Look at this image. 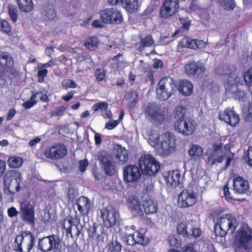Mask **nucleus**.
<instances>
[{
    "mask_svg": "<svg viewBox=\"0 0 252 252\" xmlns=\"http://www.w3.org/2000/svg\"><path fill=\"white\" fill-rule=\"evenodd\" d=\"M238 225V220L231 214H224L219 217L215 223L216 235L225 236L227 233L232 234Z\"/></svg>",
    "mask_w": 252,
    "mask_h": 252,
    "instance_id": "nucleus-1",
    "label": "nucleus"
},
{
    "mask_svg": "<svg viewBox=\"0 0 252 252\" xmlns=\"http://www.w3.org/2000/svg\"><path fill=\"white\" fill-rule=\"evenodd\" d=\"M242 76H243L245 83L248 86H251L252 84V66L244 75L237 74L235 72L229 73L228 74L226 73L225 76H224L227 80L224 82V87L226 90L231 93H234L237 90L238 84H242V80L241 79V77Z\"/></svg>",
    "mask_w": 252,
    "mask_h": 252,
    "instance_id": "nucleus-2",
    "label": "nucleus"
},
{
    "mask_svg": "<svg viewBox=\"0 0 252 252\" xmlns=\"http://www.w3.org/2000/svg\"><path fill=\"white\" fill-rule=\"evenodd\" d=\"M21 181L20 172L16 170L7 171L3 177L4 192L7 194H11L18 191Z\"/></svg>",
    "mask_w": 252,
    "mask_h": 252,
    "instance_id": "nucleus-3",
    "label": "nucleus"
},
{
    "mask_svg": "<svg viewBox=\"0 0 252 252\" xmlns=\"http://www.w3.org/2000/svg\"><path fill=\"white\" fill-rule=\"evenodd\" d=\"M176 88L174 80L171 77L162 78L156 87L158 98L161 100L167 99L175 93Z\"/></svg>",
    "mask_w": 252,
    "mask_h": 252,
    "instance_id": "nucleus-4",
    "label": "nucleus"
},
{
    "mask_svg": "<svg viewBox=\"0 0 252 252\" xmlns=\"http://www.w3.org/2000/svg\"><path fill=\"white\" fill-rule=\"evenodd\" d=\"M35 237L31 231H24L17 235L15 240V248L19 252H29L35 244Z\"/></svg>",
    "mask_w": 252,
    "mask_h": 252,
    "instance_id": "nucleus-5",
    "label": "nucleus"
},
{
    "mask_svg": "<svg viewBox=\"0 0 252 252\" xmlns=\"http://www.w3.org/2000/svg\"><path fill=\"white\" fill-rule=\"evenodd\" d=\"M252 243V228L248 225H243L236 234L234 244L236 247L247 249Z\"/></svg>",
    "mask_w": 252,
    "mask_h": 252,
    "instance_id": "nucleus-6",
    "label": "nucleus"
},
{
    "mask_svg": "<svg viewBox=\"0 0 252 252\" xmlns=\"http://www.w3.org/2000/svg\"><path fill=\"white\" fill-rule=\"evenodd\" d=\"M161 142L158 153L162 156H168L175 151L176 147L175 136L170 132L160 135Z\"/></svg>",
    "mask_w": 252,
    "mask_h": 252,
    "instance_id": "nucleus-7",
    "label": "nucleus"
},
{
    "mask_svg": "<svg viewBox=\"0 0 252 252\" xmlns=\"http://www.w3.org/2000/svg\"><path fill=\"white\" fill-rule=\"evenodd\" d=\"M139 166L144 174L153 176L159 169L158 162L150 155L141 157L139 160Z\"/></svg>",
    "mask_w": 252,
    "mask_h": 252,
    "instance_id": "nucleus-8",
    "label": "nucleus"
},
{
    "mask_svg": "<svg viewBox=\"0 0 252 252\" xmlns=\"http://www.w3.org/2000/svg\"><path fill=\"white\" fill-rule=\"evenodd\" d=\"M144 114L146 118L151 119L155 123L161 124L166 117V112L161 109L159 105L154 103H149Z\"/></svg>",
    "mask_w": 252,
    "mask_h": 252,
    "instance_id": "nucleus-9",
    "label": "nucleus"
},
{
    "mask_svg": "<svg viewBox=\"0 0 252 252\" xmlns=\"http://www.w3.org/2000/svg\"><path fill=\"white\" fill-rule=\"evenodd\" d=\"M196 124L190 118H179L175 123L174 127L176 131L184 135H191L195 131Z\"/></svg>",
    "mask_w": 252,
    "mask_h": 252,
    "instance_id": "nucleus-10",
    "label": "nucleus"
},
{
    "mask_svg": "<svg viewBox=\"0 0 252 252\" xmlns=\"http://www.w3.org/2000/svg\"><path fill=\"white\" fill-rule=\"evenodd\" d=\"M97 158L107 175L112 176L115 174L116 166L109 154L106 152L101 151L98 153Z\"/></svg>",
    "mask_w": 252,
    "mask_h": 252,
    "instance_id": "nucleus-11",
    "label": "nucleus"
},
{
    "mask_svg": "<svg viewBox=\"0 0 252 252\" xmlns=\"http://www.w3.org/2000/svg\"><path fill=\"white\" fill-rule=\"evenodd\" d=\"M101 19L104 23H120L123 17L120 12L116 8L105 9L100 12Z\"/></svg>",
    "mask_w": 252,
    "mask_h": 252,
    "instance_id": "nucleus-12",
    "label": "nucleus"
},
{
    "mask_svg": "<svg viewBox=\"0 0 252 252\" xmlns=\"http://www.w3.org/2000/svg\"><path fill=\"white\" fill-rule=\"evenodd\" d=\"M104 225L107 228L114 225L119 219L118 211L112 207H108L101 211Z\"/></svg>",
    "mask_w": 252,
    "mask_h": 252,
    "instance_id": "nucleus-13",
    "label": "nucleus"
},
{
    "mask_svg": "<svg viewBox=\"0 0 252 252\" xmlns=\"http://www.w3.org/2000/svg\"><path fill=\"white\" fill-rule=\"evenodd\" d=\"M197 195L191 190L184 189L178 195V205L183 208L189 207L196 202Z\"/></svg>",
    "mask_w": 252,
    "mask_h": 252,
    "instance_id": "nucleus-14",
    "label": "nucleus"
},
{
    "mask_svg": "<svg viewBox=\"0 0 252 252\" xmlns=\"http://www.w3.org/2000/svg\"><path fill=\"white\" fill-rule=\"evenodd\" d=\"M141 177V172L138 167L134 165H127L123 170V178L126 183H134Z\"/></svg>",
    "mask_w": 252,
    "mask_h": 252,
    "instance_id": "nucleus-15",
    "label": "nucleus"
},
{
    "mask_svg": "<svg viewBox=\"0 0 252 252\" xmlns=\"http://www.w3.org/2000/svg\"><path fill=\"white\" fill-rule=\"evenodd\" d=\"M179 0H165L162 5L160 14L163 18H168L174 15L179 8Z\"/></svg>",
    "mask_w": 252,
    "mask_h": 252,
    "instance_id": "nucleus-16",
    "label": "nucleus"
},
{
    "mask_svg": "<svg viewBox=\"0 0 252 252\" xmlns=\"http://www.w3.org/2000/svg\"><path fill=\"white\" fill-rule=\"evenodd\" d=\"M67 150L63 144H57L51 148L47 149L45 156L52 159H59L64 157L67 154Z\"/></svg>",
    "mask_w": 252,
    "mask_h": 252,
    "instance_id": "nucleus-17",
    "label": "nucleus"
},
{
    "mask_svg": "<svg viewBox=\"0 0 252 252\" xmlns=\"http://www.w3.org/2000/svg\"><path fill=\"white\" fill-rule=\"evenodd\" d=\"M219 118L231 126H235L240 120L239 115L229 108H226L223 112H221L219 115Z\"/></svg>",
    "mask_w": 252,
    "mask_h": 252,
    "instance_id": "nucleus-18",
    "label": "nucleus"
},
{
    "mask_svg": "<svg viewBox=\"0 0 252 252\" xmlns=\"http://www.w3.org/2000/svg\"><path fill=\"white\" fill-rule=\"evenodd\" d=\"M233 182V190L236 193L246 194L249 192V184L244 178L239 176H235Z\"/></svg>",
    "mask_w": 252,
    "mask_h": 252,
    "instance_id": "nucleus-19",
    "label": "nucleus"
},
{
    "mask_svg": "<svg viewBox=\"0 0 252 252\" xmlns=\"http://www.w3.org/2000/svg\"><path fill=\"white\" fill-rule=\"evenodd\" d=\"M143 134L148 143L152 147L156 148L158 152L161 142L160 135L158 134V131L153 129L146 130L143 131Z\"/></svg>",
    "mask_w": 252,
    "mask_h": 252,
    "instance_id": "nucleus-20",
    "label": "nucleus"
},
{
    "mask_svg": "<svg viewBox=\"0 0 252 252\" xmlns=\"http://www.w3.org/2000/svg\"><path fill=\"white\" fill-rule=\"evenodd\" d=\"M186 73L189 75H202L205 71V67L200 62H191L185 66Z\"/></svg>",
    "mask_w": 252,
    "mask_h": 252,
    "instance_id": "nucleus-21",
    "label": "nucleus"
},
{
    "mask_svg": "<svg viewBox=\"0 0 252 252\" xmlns=\"http://www.w3.org/2000/svg\"><path fill=\"white\" fill-rule=\"evenodd\" d=\"M79 223V220L78 219H73L72 217L66 218L63 220L62 223L63 227L66 230V233L67 235L69 234L72 236V228L74 226L73 230L74 231V234L79 235L80 231L78 229V224Z\"/></svg>",
    "mask_w": 252,
    "mask_h": 252,
    "instance_id": "nucleus-22",
    "label": "nucleus"
},
{
    "mask_svg": "<svg viewBox=\"0 0 252 252\" xmlns=\"http://www.w3.org/2000/svg\"><path fill=\"white\" fill-rule=\"evenodd\" d=\"M76 205L82 216L88 215L92 208L91 201L84 196L80 197L78 199Z\"/></svg>",
    "mask_w": 252,
    "mask_h": 252,
    "instance_id": "nucleus-23",
    "label": "nucleus"
},
{
    "mask_svg": "<svg viewBox=\"0 0 252 252\" xmlns=\"http://www.w3.org/2000/svg\"><path fill=\"white\" fill-rule=\"evenodd\" d=\"M21 212L24 220L29 222L34 220V213L32 205L28 202L21 203Z\"/></svg>",
    "mask_w": 252,
    "mask_h": 252,
    "instance_id": "nucleus-24",
    "label": "nucleus"
},
{
    "mask_svg": "<svg viewBox=\"0 0 252 252\" xmlns=\"http://www.w3.org/2000/svg\"><path fill=\"white\" fill-rule=\"evenodd\" d=\"M114 154L119 164H124L128 159V151L125 147L119 144H116L114 147Z\"/></svg>",
    "mask_w": 252,
    "mask_h": 252,
    "instance_id": "nucleus-25",
    "label": "nucleus"
},
{
    "mask_svg": "<svg viewBox=\"0 0 252 252\" xmlns=\"http://www.w3.org/2000/svg\"><path fill=\"white\" fill-rule=\"evenodd\" d=\"M128 207L134 216L141 215L143 213L142 205L136 197L129 196L128 199Z\"/></svg>",
    "mask_w": 252,
    "mask_h": 252,
    "instance_id": "nucleus-26",
    "label": "nucleus"
},
{
    "mask_svg": "<svg viewBox=\"0 0 252 252\" xmlns=\"http://www.w3.org/2000/svg\"><path fill=\"white\" fill-rule=\"evenodd\" d=\"M164 178L167 184L176 187L180 183L181 175L178 170L169 171L164 173Z\"/></svg>",
    "mask_w": 252,
    "mask_h": 252,
    "instance_id": "nucleus-27",
    "label": "nucleus"
},
{
    "mask_svg": "<svg viewBox=\"0 0 252 252\" xmlns=\"http://www.w3.org/2000/svg\"><path fill=\"white\" fill-rule=\"evenodd\" d=\"M221 147V145H214L213 149L214 153L208 155V160L212 161V164L218 163H221L224 159H225L224 154L222 155H219V150Z\"/></svg>",
    "mask_w": 252,
    "mask_h": 252,
    "instance_id": "nucleus-28",
    "label": "nucleus"
},
{
    "mask_svg": "<svg viewBox=\"0 0 252 252\" xmlns=\"http://www.w3.org/2000/svg\"><path fill=\"white\" fill-rule=\"evenodd\" d=\"M178 90L183 95L189 96L192 93L193 85L190 81L184 80L180 82Z\"/></svg>",
    "mask_w": 252,
    "mask_h": 252,
    "instance_id": "nucleus-29",
    "label": "nucleus"
},
{
    "mask_svg": "<svg viewBox=\"0 0 252 252\" xmlns=\"http://www.w3.org/2000/svg\"><path fill=\"white\" fill-rule=\"evenodd\" d=\"M122 6L129 12H134L138 8V0H120Z\"/></svg>",
    "mask_w": 252,
    "mask_h": 252,
    "instance_id": "nucleus-30",
    "label": "nucleus"
},
{
    "mask_svg": "<svg viewBox=\"0 0 252 252\" xmlns=\"http://www.w3.org/2000/svg\"><path fill=\"white\" fill-rule=\"evenodd\" d=\"M51 250L57 252L62 248V241L57 235H52L48 236Z\"/></svg>",
    "mask_w": 252,
    "mask_h": 252,
    "instance_id": "nucleus-31",
    "label": "nucleus"
},
{
    "mask_svg": "<svg viewBox=\"0 0 252 252\" xmlns=\"http://www.w3.org/2000/svg\"><path fill=\"white\" fill-rule=\"evenodd\" d=\"M41 16L43 20L50 21L54 20L56 16L55 9L51 6L45 7L41 12Z\"/></svg>",
    "mask_w": 252,
    "mask_h": 252,
    "instance_id": "nucleus-32",
    "label": "nucleus"
},
{
    "mask_svg": "<svg viewBox=\"0 0 252 252\" xmlns=\"http://www.w3.org/2000/svg\"><path fill=\"white\" fill-rule=\"evenodd\" d=\"M145 212L147 214H154L157 211V204L152 199L146 200L143 205Z\"/></svg>",
    "mask_w": 252,
    "mask_h": 252,
    "instance_id": "nucleus-33",
    "label": "nucleus"
},
{
    "mask_svg": "<svg viewBox=\"0 0 252 252\" xmlns=\"http://www.w3.org/2000/svg\"><path fill=\"white\" fill-rule=\"evenodd\" d=\"M19 9L23 12H30L34 7L32 0H17Z\"/></svg>",
    "mask_w": 252,
    "mask_h": 252,
    "instance_id": "nucleus-34",
    "label": "nucleus"
},
{
    "mask_svg": "<svg viewBox=\"0 0 252 252\" xmlns=\"http://www.w3.org/2000/svg\"><path fill=\"white\" fill-rule=\"evenodd\" d=\"M189 224V220H183L180 221L177 226L178 233L182 235L184 237L189 238L190 233L188 232L187 228Z\"/></svg>",
    "mask_w": 252,
    "mask_h": 252,
    "instance_id": "nucleus-35",
    "label": "nucleus"
},
{
    "mask_svg": "<svg viewBox=\"0 0 252 252\" xmlns=\"http://www.w3.org/2000/svg\"><path fill=\"white\" fill-rule=\"evenodd\" d=\"M0 64L1 65L11 68L13 66L14 62L9 54L0 51Z\"/></svg>",
    "mask_w": 252,
    "mask_h": 252,
    "instance_id": "nucleus-36",
    "label": "nucleus"
},
{
    "mask_svg": "<svg viewBox=\"0 0 252 252\" xmlns=\"http://www.w3.org/2000/svg\"><path fill=\"white\" fill-rule=\"evenodd\" d=\"M202 148L197 145L190 146L188 151L189 156L195 160L198 159L202 156Z\"/></svg>",
    "mask_w": 252,
    "mask_h": 252,
    "instance_id": "nucleus-37",
    "label": "nucleus"
},
{
    "mask_svg": "<svg viewBox=\"0 0 252 252\" xmlns=\"http://www.w3.org/2000/svg\"><path fill=\"white\" fill-rule=\"evenodd\" d=\"M200 40L192 39L189 37H184L180 41V45L185 48L195 49L198 47V42Z\"/></svg>",
    "mask_w": 252,
    "mask_h": 252,
    "instance_id": "nucleus-38",
    "label": "nucleus"
},
{
    "mask_svg": "<svg viewBox=\"0 0 252 252\" xmlns=\"http://www.w3.org/2000/svg\"><path fill=\"white\" fill-rule=\"evenodd\" d=\"M154 43V39L151 35H147L142 38L137 50L142 51L145 47L151 46Z\"/></svg>",
    "mask_w": 252,
    "mask_h": 252,
    "instance_id": "nucleus-39",
    "label": "nucleus"
},
{
    "mask_svg": "<svg viewBox=\"0 0 252 252\" xmlns=\"http://www.w3.org/2000/svg\"><path fill=\"white\" fill-rule=\"evenodd\" d=\"M38 247L40 251L43 252H48L51 251L48 236L38 240Z\"/></svg>",
    "mask_w": 252,
    "mask_h": 252,
    "instance_id": "nucleus-40",
    "label": "nucleus"
},
{
    "mask_svg": "<svg viewBox=\"0 0 252 252\" xmlns=\"http://www.w3.org/2000/svg\"><path fill=\"white\" fill-rule=\"evenodd\" d=\"M180 22L182 26L179 28V29L176 31L174 33V36H176L178 34L179 32H183L185 31H188L189 30L190 25V20L188 18H180Z\"/></svg>",
    "mask_w": 252,
    "mask_h": 252,
    "instance_id": "nucleus-41",
    "label": "nucleus"
},
{
    "mask_svg": "<svg viewBox=\"0 0 252 252\" xmlns=\"http://www.w3.org/2000/svg\"><path fill=\"white\" fill-rule=\"evenodd\" d=\"M230 145L226 144L224 147V156H225L226 162V168H227L230 164L231 160L234 158V154L230 151Z\"/></svg>",
    "mask_w": 252,
    "mask_h": 252,
    "instance_id": "nucleus-42",
    "label": "nucleus"
},
{
    "mask_svg": "<svg viewBox=\"0 0 252 252\" xmlns=\"http://www.w3.org/2000/svg\"><path fill=\"white\" fill-rule=\"evenodd\" d=\"M7 163L11 168H19L23 164V159L20 157H12L8 158Z\"/></svg>",
    "mask_w": 252,
    "mask_h": 252,
    "instance_id": "nucleus-43",
    "label": "nucleus"
},
{
    "mask_svg": "<svg viewBox=\"0 0 252 252\" xmlns=\"http://www.w3.org/2000/svg\"><path fill=\"white\" fill-rule=\"evenodd\" d=\"M99 40L97 37L95 36L90 37L86 39L85 45L90 50H93L98 44Z\"/></svg>",
    "mask_w": 252,
    "mask_h": 252,
    "instance_id": "nucleus-44",
    "label": "nucleus"
},
{
    "mask_svg": "<svg viewBox=\"0 0 252 252\" xmlns=\"http://www.w3.org/2000/svg\"><path fill=\"white\" fill-rule=\"evenodd\" d=\"M196 223L197 222L195 221H191L190 227L191 228V233H190V237L197 238L199 237L202 234V230L200 228L195 227Z\"/></svg>",
    "mask_w": 252,
    "mask_h": 252,
    "instance_id": "nucleus-45",
    "label": "nucleus"
},
{
    "mask_svg": "<svg viewBox=\"0 0 252 252\" xmlns=\"http://www.w3.org/2000/svg\"><path fill=\"white\" fill-rule=\"evenodd\" d=\"M138 96V93L136 91L132 90L130 93H128L127 98L129 100V105L130 107H133L136 101L137 100Z\"/></svg>",
    "mask_w": 252,
    "mask_h": 252,
    "instance_id": "nucleus-46",
    "label": "nucleus"
},
{
    "mask_svg": "<svg viewBox=\"0 0 252 252\" xmlns=\"http://www.w3.org/2000/svg\"><path fill=\"white\" fill-rule=\"evenodd\" d=\"M136 243L140 244L142 245H146L148 244V239L145 237L140 232H136L134 233Z\"/></svg>",
    "mask_w": 252,
    "mask_h": 252,
    "instance_id": "nucleus-47",
    "label": "nucleus"
},
{
    "mask_svg": "<svg viewBox=\"0 0 252 252\" xmlns=\"http://www.w3.org/2000/svg\"><path fill=\"white\" fill-rule=\"evenodd\" d=\"M8 13L11 20L13 22H15L18 18V10L16 6L14 5L8 6Z\"/></svg>",
    "mask_w": 252,
    "mask_h": 252,
    "instance_id": "nucleus-48",
    "label": "nucleus"
},
{
    "mask_svg": "<svg viewBox=\"0 0 252 252\" xmlns=\"http://www.w3.org/2000/svg\"><path fill=\"white\" fill-rule=\"evenodd\" d=\"M41 93L38 92H36V93L33 94L31 96V100H28L23 103V106L26 109H30L33 107L36 103V101L34 100V99L36 98L38 95L40 94Z\"/></svg>",
    "mask_w": 252,
    "mask_h": 252,
    "instance_id": "nucleus-49",
    "label": "nucleus"
},
{
    "mask_svg": "<svg viewBox=\"0 0 252 252\" xmlns=\"http://www.w3.org/2000/svg\"><path fill=\"white\" fill-rule=\"evenodd\" d=\"M218 2L224 9L232 10L234 8V2L233 0H218Z\"/></svg>",
    "mask_w": 252,
    "mask_h": 252,
    "instance_id": "nucleus-50",
    "label": "nucleus"
},
{
    "mask_svg": "<svg viewBox=\"0 0 252 252\" xmlns=\"http://www.w3.org/2000/svg\"><path fill=\"white\" fill-rule=\"evenodd\" d=\"M108 107V104L105 102H100L99 103H95L93 106V110L94 111L96 112L99 110L101 111L107 110Z\"/></svg>",
    "mask_w": 252,
    "mask_h": 252,
    "instance_id": "nucleus-51",
    "label": "nucleus"
},
{
    "mask_svg": "<svg viewBox=\"0 0 252 252\" xmlns=\"http://www.w3.org/2000/svg\"><path fill=\"white\" fill-rule=\"evenodd\" d=\"M168 242L174 247H179L181 244V240L177 236L171 235L168 238Z\"/></svg>",
    "mask_w": 252,
    "mask_h": 252,
    "instance_id": "nucleus-52",
    "label": "nucleus"
},
{
    "mask_svg": "<svg viewBox=\"0 0 252 252\" xmlns=\"http://www.w3.org/2000/svg\"><path fill=\"white\" fill-rule=\"evenodd\" d=\"M111 252H121L122 246L117 241H112L109 246Z\"/></svg>",
    "mask_w": 252,
    "mask_h": 252,
    "instance_id": "nucleus-53",
    "label": "nucleus"
},
{
    "mask_svg": "<svg viewBox=\"0 0 252 252\" xmlns=\"http://www.w3.org/2000/svg\"><path fill=\"white\" fill-rule=\"evenodd\" d=\"M62 86L65 89L68 88H75L77 87L76 83L70 79H65L62 82Z\"/></svg>",
    "mask_w": 252,
    "mask_h": 252,
    "instance_id": "nucleus-54",
    "label": "nucleus"
},
{
    "mask_svg": "<svg viewBox=\"0 0 252 252\" xmlns=\"http://www.w3.org/2000/svg\"><path fill=\"white\" fill-rule=\"evenodd\" d=\"M67 193L69 200H72L77 195V191L73 186H69Z\"/></svg>",
    "mask_w": 252,
    "mask_h": 252,
    "instance_id": "nucleus-55",
    "label": "nucleus"
},
{
    "mask_svg": "<svg viewBox=\"0 0 252 252\" xmlns=\"http://www.w3.org/2000/svg\"><path fill=\"white\" fill-rule=\"evenodd\" d=\"M0 28L3 32L8 33L11 31L9 23L5 20L0 21Z\"/></svg>",
    "mask_w": 252,
    "mask_h": 252,
    "instance_id": "nucleus-56",
    "label": "nucleus"
},
{
    "mask_svg": "<svg viewBox=\"0 0 252 252\" xmlns=\"http://www.w3.org/2000/svg\"><path fill=\"white\" fill-rule=\"evenodd\" d=\"M76 60L78 62H82L84 61L89 60L90 61V63H91L92 61V59L90 56L87 54L82 53L81 54H79L76 57Z\"/></svg>",
    "mask_w": 252,
    "mask_h": 252,
    "instance_id": "nucleus-57",
    "label": "nucleus"
},
{
    "mask_svg": "<svg viewBox=\"0 0 252 252\" xmlns=\"http://www.w3.org/2000/svg\"><path fill=\"white\" fill-rule=\"evenodd\" d=\"M94 75L97 81H101L105 78V73L103 69H97L95 72Z\"/></svg>",
    "mask_w": 252,
    "mask_h": 252,
    "instance_id": "nucleus-58",
    "label": "nucleus"
},
{
    "mask_svg": "<svg viewBox=\"0 0 252 252\" xmlns=\"http://www.w3.org/2000/svg\"><path fill=\"white\" fill-rule=\"evenodd\" d=\"M121 58H122V55L120 54L113 58V61L116 63L119 68H122L123 66H125V64L126 63H124L123 60H120Z\"/></svg>",
    "mask_w": 252,
    "mask_h": 252,
    "instance_id": "nucleus-59",
    "label": "nucleus"
},
{
    "mask_svg": "<svg viewBox=\"0 0 252 252\" xmlns=\"http://www.w3.org/2000/svg\"><path fill=\"white\" fill-rule=\"evenodd\" d=\"M185 113V109L183 106H178L175 109L176 115L178 116L180 118H185L184 115Z\"/></svg>",
    "mask_w": 252,
    "mask_h": 252,
    "instance_id": "nucleus-60",
    "label": "nucleus"
},
{
    "mask_svg": "<svg viewBox=\"0 0 252 252\" xmlns=\"http://www.w3.org/2000/svg\"><path fill=\"white\" fill-rule=\"evenodd\" d=\"M119 124L118 121L112 120L110 121L106 124L105 128L108 129H112L114 128Z\"/></svg>",
    "mask_w": 252,
    "mask_h": 252,
    "instance_id": "nucleus-61",
    "label": "nucleus"
},
{
    "mask_svg": "<svg viewBox=\"0 0 252 252\" xmlns=\"http://www.w3.org/2000/svg\"><path fill=\"white\" fill-rule=\"evenodd\" d=\"M89 235L90 237L94 239H97L99 236V234L96 232V228L93 227L89 230Z\"/></svg>",
    "mask_w": 252,
    "mask_h": 252,
    "instance_id": "nucleus-62",
    "label": "nucleus"
},
{
    "mask_svg": "<svg viewBox=\"0 0 252 252\" xmlns=\"http://www.w3.org/2000/svg\"><path fill=\"white\" fill-rule=\"evenodd\" d=\"M126 244L128 245H133L136 244L134 234L129 235L126 239Z\"/></svg>",
    "mask_w": 252,
    "mask_h": 252,
    "instance_id": "nucleus-63",
    "label": "nucleus"
},
{
    "mask_svg": "<svg viewBox=\"0 0 252 252\" xmlns=\"http://www.w3.org/2000/svg\"><path fill=\"white\" fill-rule=\"evenodd\" d=\"M183 252H197V250L192 244H188L184 248Z\"/></svg>",
    "mask_w": 252,
    "mask_h": 252,
    "instance_id": "nucleus-64",
    "label": "nucleus"
}]
</instances>
